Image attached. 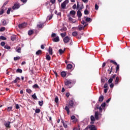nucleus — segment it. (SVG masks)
<instances>
[{
	"label": "nucleus",
	"instance_id": "f257e3e1",
	"mask_svg": "<svg viewBox=\"0 0 130 130\" xmlns=\"http://www.w3.org/2000/svg\"><path fill=\"white\" fill-rule=\"evenodd\" d=\"M74 106V102L73 101H69V105L66 106L64 108L65 110L67 112L68 114H70V108H72Z\"/></svg>",
	"mask_w": 130,
	"mask_h": 130
},
{
	"label": "nucleus",
	"instance_id": "f03ea898",
	"mask_svg": "<svg viewBox=\"0 0 130 130\" xmlns=\"http://www.w3.org/2000/svg\"><path fill=\"white\" fill-rule=\"evenodd\" d=\"M88 128H89L90 130H97V128L94 125H88L85 129H88Z\"/></svg>",
	"mask_w": 130,
	"mask_h": 130
},
{
	"label": "nucleus",
	"instance_id": "7ed1b4c3",
	"mask_svg": "<svg viewBox=\"0 0 130 130\" xmlns=\"http://www.w3.org/2000/svg\"><path fill=\"white\" fill-rule=\"evenodd\" d=\"M26 26H27V23H23L19 24L18 25V27H19V28H20V29H23V28H25L26 27Z\"/></svg>",
	"mask_w": 130,
	"mask_h": 130
},
{
	"label": "nucleus",
	"instance_id": "20e7f679",
	"mask_svg": "<svg viewBox=\"0 0 130 130\" xmlns=\"http://www.w3.org/2000/svg\"><path fill=\"white\" fill-rule=\"evenodd\" d=\"M20 8V5L18 4H15L12 7L13 10H17V9H19Z\"/></svg>",
	"mask_w": 130,
	"mask_h": 130
},
{
	"label": "nucleus",
	"instance_id": "39448f33",
	"mask_svg": "<svg viewBox=\"0 0 130 130\" xmlns=\"http://www.w3.org/2000/svg\"><path fill=\"white\" fill-rule=\"evenodd\" d=\"M99 115H100V114L98 113V112H95L94 114V117L96 120H99Z\"/></svg>",
	"mask_w": 130,
	"mask_h": 130
},
{
	"label": "nucleus",
	"instance_id": "423d86ee",
	"mask_svg": "<svg viewBox=\"0 0 130 130\" xmlns=\"http://www.w3.org/2000/svg\"><path fill=\"white\" fill-rule=\"evenodd\" d=\"M70 41V37L67 36L63 39V42L65 43H68Z\"/></svg>",
	"mask_w": 130,
	"mask_h": 130
},
{
	"label": "nucleus",
	"instance_id": "0eeeda50",
	"mask_svg": "<svg viewBox=\"0 0 130 130\" xmlns=\"http://www.w3.org/2000/svg\"><path fill=\"white\" fill-rule=\"evenodd\" d=\"M72 84V81L71 80H66L64 82V84L66 86H69V85H71Z\"/></svg>",
	"mask_w": 130,
	"mask_h": 130
},
{
	"label": "nucleus",
	"instance_id": "6e6552de",
	"mask_svg": "<svg viewBox=\"0 0 130 130\" xmlns=\"http://www.w3.org/2000/svg\"><path fill=\"white\" fill-rule=\"evenodd\" d=\"M52 40H53V42H59V37H58V36H57L55 38H53Z\"/></svg>",
	"mask_w": 130,
	"mask_h": 130
},
{
	"label": "nucleus",
	"instance_id": "1a4fd4ad",
	"mask_svg": "<svg viewBox=\"0 0 130 130\" xmlns=\"http://www.w3.org/2000/svg\"><path fill=\"white\" fill-rule=\"evenodd\" d=\"M48 52H49L50 55H52L53 52H52V48H51V47H49Z\"/></svg>",
	"mask_w": 130,
	"mask_h": 130
},
{
	"label": "nucleus",
	"instance_id": "9d476101",
	"mask_svg": "<svg viewBox=\"0 0 130 130\" xmlns=\"http://www.w3.org/2000/svg\"><path fill=\"white\" fill-rule=\"evenodd\" d=\"M68 18H69V21H70V22H71V23H76V20H74L73 18L68 17Z\"/></svg>",
	"mask_w": 130,
	"mask_h": 130
},
{
	"label": "nucleus",
	"instance_id": "9b49d317",
	"mask_svg": "<svg viewBox=\"0 0 130 130\" xmlns=\"http://www.w3.org/2000/svg\"><path fill=\"white\" fill-rule=\"evenodd\" d=\"M90 120H91L90 123H91V124L94 123V122L95 121V117H94L93 116H92V115L91 116Z\"/></svg>",
	"mask_w": 130,
	"mask_h": 130
},
{
	"label": "nucleus",
	"instance_id": "f8f14e48",
	"mask_svg": "<svg viewBox=\"0 0 130 130\" xmlns=\"http://www.w3.org/2000/svg\"><path fill=\"white\" fill-rule=\"evenodd\" d=\"M11 123V122L8 121V122H5V125L6 126V127H10V124Z\"/></svg>",
	"mask_w": 130,
	"mask_h": 130
},
{
	"label": "nucleus",
	"instance_id": "ddd939ff",
	"mask_svg": "<svg viewBox=\"0 0 130 130\" xmlns=\"http://www.w3.org/2000/svg\"><path fill=\"white\" fill-rule=\"evenodd\" d=\"M42 53V51L41 50H39L36 52V55H40Z\"/></svg>",
	"mask_w": 130,
	"mask_h": 130
},
{
	"label": "nucleus",
	"instance_id": "4468645a",
	"mask_svg": "<svg viewBox=\"0 0 130 130\" xmlns=\"http://www.w3.org/2000/svg\"><path fill=\"white\" fill-rule=\"evenodd\" d=\"M77 16H78V18H81L82 17V13L81 12V11L80 10H78L77 11Z\"/></svg>",
	"mask_w": 130,
	"mask_h": 130
},
{
	"label": "nucleus",
	"instance_id": "2eb2a0df",
	"mask_svg": "<svg viewBox=\"0 0 130 130\" xmlns=\"http://www.w3.org/2000/svg\"><path fill=\"white\" fill-rule=\"evenodd\" d=\"M61 76L62 78H65L66 76H67V73L64 71H63L61 73Z\"/></svg>",
	"mask_w": 130,
	"mask_h": 130
},
{
	"label": "nucleus",
	"instance_id": "dca6fc26",
	"mask_svg": "<svg viewBox=\"0 0 130 130\" xmlns=\"http://www.w3.org/2000/svg\"><path fill=\"white\" fill-rule=\"evenodd\" d=\"M46 59H47V60H50L51 59V57L48 54V53L46 54Z\"/></svg>",
	"mask_w": 130,
	"mask_h": 130
},
{
	"label": "nucleus",
	"instance_id": "f3484780",
	"mask_svg": "<svg viewBox=\"0 0 130 130\" xmlns=\"http://www.w3.org/2000/svg\"><path fill=\"white\" fill-rule=\"evenodd\" d=\"M20 80L21 79L20 78L17 77L13 82H12V83H17V82H19Z\"/></svg>",
	"mask_w": 130,
	"mask_h": 130
},
{
	"label": "nucleus",
	"instance_id": "a211bd4d",
	"mask_svg": "<svg viewBox=\"0 0 130 130\" xmlns=\"http://www.w3.org/2000/svg\"><path fill=\"white\" fill-rule=\"evenodd\" d=\"M69 14L75 16L76 11H75L74 10H72L71 11H70Z\"/></svg>",
	"mask_w": 130,
	"mask_h": 130
},
{
	"label": "nucleus",
	"instance_id": "6ab92c4d",
	"mask_svg": "<svg viewBox=\"0 0 130 130\" xmlns=\"http://www.w3.org/2000/svg\"><path fill=\"white\" fill-rule=\"evenodd\" d=\"M104 99V97L103 96V95H102L99 98V101L100 102H102V101H103Z\"/></svg>",
	"mask_w": 130,
	"mask_h": 130
},
{
	"label": "nucleus",
	"instance_id": "aec40b11",
	"mask_svg": "<svg viewBox=\"0 0 130 130\" xmlns=\"http://www.w3.org/2000/svg\"><path fill=\"white\" fill-rule=\"evenodd\" d=\"M67 68L68 70H71L73 68V66L71 64H69L67 65Z\"/></svg>",
	"mask_w": 130,
	"mask_h": 130
},
{
	"label": "nucleus",
	"instance_id": "412c9836",
	"mask_svg": "<svg viewBox=\"0 0 130 130\" xmlns=\"http://www.w3.org/2000/svg\"><path fill=\"white\" fill-rule=\"evenodd\" d=\"M87 26V25H84V27H83V26H79V27H78V28H79V30H80V31H81V30H83V29H84V28H85V27H86Z\"/></svg>",
	"mask_w": 130,
	"mask_h": 130
},
{
	"label": "nucleus",
	"instance_id": "4be33fe9",
	"mask_svg": "<svg viewBox=\"0 0 130 130\" xmlns=\"http://www.w3.org/2000/svg\"><path fill=\"white\" fill-rule=\"evenodd\" d=\"M17 39V36H13L11 37V40L12 41H15Z\"/></svg>",
	"mask_w": 130,
	"mask_h": 130
},
{
	"label": "nucleus",
	"instance_id": "5701e85b",
	"mask_svg": "<svg viewBox=\"0 0 130 130\" xmlns=\"http://www.w3.org/2000/svg\"><path fill=\"white\" fill-rule=\"evenodd\" d=\"M2 22L4 26H6V25H7V21L5 19H3L2 20Z\"/></svg>",
	"mask_w": 130,
	"mask_h": 130
},
{
	"label": "nucleus",
	"instance_id": "b1692460",
	"mask_svg": "<svg viewBox=\"0 0 130 130\" xmlns=\"http://www.w3.org/2000/svg\"><path fill=\"white\" fill-rule=\"evenodd\" d=\"M13 110V107H8L7 108V111L10 112V111H12Z\"/></svg>",
	"mask_w": 130,
	"mask_h": 130
},
{
	"label": "nucleus",
	"instance_id": "393cba45",
	"mask_svg": "<svg viewBox=\"0 0 130 130\" xmlns=\"http://www.w3.org/2000/svg\"><path fill=\"white\" fill-rule=\"evenodd\" d=\"M64 50H65V49L62 50L61 49H60L59 50V52L60 54H62V53H63L64 52Z\"/></svg>",
	"mask_w": 130,
	"mask_h": 130
},
{
	"label": "nucleus",
	"instance_id": "a878e982",
	"mask_svg": "<svg viewBox=\"0 0 130 130\" xmlns=\"http://www.w3.org/2000/svg\"><path fill=\"white\" fill-rule=\"evenodd\" d=\"M44 26V25L43 24V23L37 25V27H38V28H43Z\"/></svg>",
	"mask_w": 130,
	"mask_h": 130
},
{
	"label": "nucleus",
	"instance_id": "bb28decb",
	"mask_svg": "<svg viewBox=\"0 0 130 130\" xmlns=\"http://www.w3.org/2000/svg\"><path fill=\"white\" fill-rule=\"evenodd\" d=\"M0 40H7V38L2 36H0Z\"/></svg>",
	"mask_w": 130,
	"mask_h": 130
},
{
	"label": "nucleus",
	"instance_id": "cd10ccee",
	"mask_svg": "<svg viewBox=\"0 0 130 130\" xmlns=\"http://www.w3.org/2000/svg\"><path fill=\"white\" fill-rule=\"evenodd\" d=\"M60 31L61 32H63V31H67V28H66V27H63L62 28H61L60 29Z\"/></svg>",
	"mask_w": 130,
	"mask_h": 130
},
{
	"label": "nucleus",
	"instance_id": "c85d7f7f",
	"mask_svg": "<svg viewBox=\"0 0 130 130\" xmlns=\"http://www.w3.org/2000/svg\"><path fill=\"white\" fill-rule=\"evenodd\" d=\"M60 35H61V37L63 38L67 35V33L66 32H64V33L60 34Z\"/></svg>",
	"mask_w": 130,
	"mask_h": 130
},
{
	"label": "nucleus",
	"instance_id": "c756f323",
	"mask_svg": "<svg viewBox=\"0 0 130 130\" xmlns=\"http://www.w3.org/2000/svg\"><path fill=\"white\" fill-rule=\"evenodd\" d=\"M32 97L34 99H35V100H36V99H37V96H36V94L34 93L32 95Z\"/></svg>",
	"mask_w": 130,
	"mask_h": 130
},
{
	"label": "nucleus",
	"instance_id": "7c9ffc66",
	"mask_svg": "<svg viewBox=\"0 0 130 130\" xmlns=\"http://www.w3.org/2000/svg\"><path fill=\"white\" fill-rule=\"evenodd\" d=\"M6 29V28L5 27H2L0 28V32H4L5 30Z\"/></svg>",
	"mask_w": 130,
	"mask_h": 130
},
{
	"label": "nucleus",
	"instance_id": "2f4dec72",
	"mask_svg": "<svg viewBox=\"0 0 130 130\" xmlns=\"http://www.w3.org/2000/svg\"><path fill=\"white\" fill-rule=\"evenodd\" d=\"M73 36H77L78 35V32L76 31H74L72 32Z\"/></svg>",
	"mask_w": 130,
	"mask_h": 130
},
{
	"label": "nucleus",
	"instance_id": "473e14b6",
	"mask_svg": "<svg viewBox=\"0 0 130 130\" xmlns=\"http://www.w3.org/2000/svg\"><path fill=\"white\" fill-rule=\"evenodd\" d=\"M21 58V57H20V56H17V57H15L14 58V60H19V59H20Z\"/></svg>",
	"mask_w": 130,
	"mask_h": 130
},
{
	"label": "nucleus",
	"instance_id": "72a5a7b5",
	"mask_svg": "<svg viewBox=\"0 0 130 130\" xmlns=\"http://www.w3.org/2000/svg\"><path fill=\"white\" fill-rule=\"evenodd\" d=\"M119 81V78L118 77H116L115 80V84H118V81Z\"/></svg>",
	"mask_w": 130,
	"mask_h": 130
},
{
	"label": "nucleus",
	"instance_id": "f704fd0d",
	"mask_svg": "<svg viewBox=\"0 0 130 130\" xmlns=\"http://www.w3.org/2000/svg\"><path fill=\"white\" fill-rule=\"evenodd\" d=\"M17 52H18V53H21V48L19 47L17 49H16Z\"/></svg>",
	"mask_w": 130,
	"mask_h": 130
},
{
	"label": "nucleus",
	"instance_id": "c9c22d12",
	"mask_svg": "<svg viewBox=\"0 0 130 130\" xmlns=\"http://www.w3.org/2000/svg\"><path fill=\"white\" fill-rule=\"evenodd\" d=\"M4 48L6 49H11V47H10V46H8V45L5 46Z\"/></svg>",
	"mask_w": 130,
	"mask_h": 130
},
{
	"label": "nucleus",
	"instance_id": "e433bc0d",
	"mask_svg": "<svg viewBox=\"0 0 130 130\" xmlns=\"http://www.w3.org/2000/svg\"><path fill=\"white\" fill-rule=\"evenodd\" d=\"M66 4H64L63 3L61 5V7L62 8V9H64V8H66Z\"/></svg>",
	"mask_w": 130,
	"mask_h": 130
},
{
	"label": "nucleus",
	"instance_id": "4c0bfd02",
	"mask_svg": "<svg viewBox=\"0 0 130 130\" xmlns=\"http://www.w3.org/2000/svg\"><path fill=\"white\" fill-rule=\"evenodd\" d=\"M39 104L40 106H42V105H43V101H39Z\"/></svg>",
	"mask_w": 130,
	"mask_h": 130
},
{
	"label": "nucleus",
	"instance_id": "58836bf2",
	"mask_svg": "<svg viewBox=\"0 0 130 130\" xmlns=\"http://www.w3.org/2000/svg\"><path fill=\"white\" fill-rule=\"evenodd\" d=\"M112 82H113V79H112V78H110V79L108 80V83H109V84H111V83H112Z\"/></svg>",
	"mask_w": 130,
	"mask_h": 130
},
{
	"label": "nucleus",
	"instance_id": "ea45409f",
	"mask_svg": "<svg viewBox=\"0 0 130 130\" xmlns=\"http://www.w3.org/2000/svg\"><path fill=\"white\" fill-rule=\"evenodd\" d=\"M17 72L18 73H21L23 72V70H22L20 69H18L17 70Z\"/></svg>",
	"mask_w": 130,
	"mask_h": 130
},
{
	"label": "nucleus",
	"instance_id": "a19ab883",
	"mask_svg": "<svg viewBox=\"0 0 130 130\" xmlns=\"http://www.w3.org/2000/svg\"><path fill=\"white\" fill-rule=\"evenodd\" d=\"M26 92L29 93V94H30V93H32V90H31V89H26Z\"/></svg>",
	"mask_w": 130,
	"mask_h": 130
},
{
	"label": "nucleus",
	"instance_id": "79ce46f5",
	"mask_svg": "<svg viewBox=\"0 0 130 130\" xmlns=\"http://www.w3.org/2000/svg\"><path fill=\"white\" fill-rule=\"evenodd\" d=\"M28 35H32L33 34V31L32 30H29L28 32Z\"/></svg>",
	"mask_w": 130,
	"mask_h": 130
},
{
	"label": "nucleus",
	"instance_id": "37998d69",
	"mask_svg": "<svg viewBox=\"0 0 130 130\" xmlns=\"http://www.w3.org/2000/svg\"><path fill=\"white\" fill-rule=\"evenodd\" d=\"M85 20L86 21V22H90V21H91V18L87 17L85 19Z\"/></svg>",
	"mask_w": 130,
	"mask_h": 130
},
{
	"label": "nucleus",
	"instance_id": "c03bdc74",
	"mask_svg": "<svg viewBox=\"0 0 130 130\" xmlns=\"http://www.w3.org/2000/svg\"><path fill=\"white\" fill-rule=\"evenodd\" d=\"M84 14L85 15H89V11H88L87 10H85L84 11Z\"/></svg>",
	"mask_w": 130,
	"mask_h": 130
},
{
	"label": "nucleus",
	"instance_id": "a18cd8bd",
	"mask_svg": "<svg viewBox=\"0 0 130 130\" xmlns=\"http://www.w3.org/2000/svg\"><path fill=\"white\" fill-rule=\"evenodd\" d=\"M36 113H39L40 112V109H37L35 111Z\"/></svg>",
	"mask_w": 130,
	"mask_h": 130
},
{
	"label": "nucleus",
	"instance_id": "49530a36",
	"mask_svg": "<svg viewBox=\"0 0 130 130\" xmlns=\"http://www.w3.org/2000/svg\"><path fill=\"white\" fill-rule=\"evenodd\" d=\"M55 102H56V103H57L58 102V97L56 96L55 98Z\"/></svg>",
	"mask_w": 130,
	"mask_h": 130
},
{
	"label": "nucleus",
	"instance_id": "de8ad7c7",
	"mask_svg": "<svg viewBox=\"0 0 130 130\" xmlns=\"http://www.w3.org/2000/svg\"><path fill=\"white\" fill-rule=\"evenodd\" d=\"M11 8H9L8 10H7V14L8 15H9V14H10V12H11Z\"/></svg>",
	"mask_w": 130,
	"mask_h": 130
},
{
	"label": "nucleus",
	"instance_id": "09e8293b",
	"mask_svg": "<svg viewBox=\"0 0 130 130\" xmlns=\"http://www.w3.org/2000/svg\"><path fill=\"white\" fill-rule=\"evenodd\" d=\"M66 5H68V4L69 3V0H66L65 1H64L63 2Z\"/></svg>",
	"mask_w": 130,
	"mask_h": 130
},
{
	"label": "nucleus",
	"instance_id": "8fccbe9b",
	"mask_svg": "<svg viewBox=\"0 0 130 130\" xmlns=\"http://www.w3.org/2000/svg\"><path fill=\"white\" fill-rule=\"evenodd\" d=\"M72 120H73V122H74V123H76V122H77V121H78V119L75 118V119H74Z\"/></svg>",
	"mask_w": 130,
	"mask_h": 130
},
{
	"label": "nucleus",
	"instance_id": "3c124183",
	"mask_svg": "<svg viewBox=\"0 0 130 130\" xmlns=\"http://www.w3.org/2000/svg\"><path fill=\"white\" fill-rule=\"evenodd\" d=\"M81 23L83 24L84 26H85V25H86V26L88 25L86 23V22H85V21H84V20H83L81 22Z\"/></svg>",
	"mask_w": 130,
	"mask_h": 130
},
{
	"label": "nucleus",
	"instance_id": "603ef678",
	"mask_svg": "<svg viewBox=\"0 0 130 130\" xmlns=\"http://www.w3.org/2000/svg\"><path fill=\"white\" fill-rule=\"evenodd\" d=\"M68 17H70L71 18H75V15L68 14Z\"/></svg>",
	"mask_w": 130,
	"mask_h": 130
},
{
	"label": "nucleus",
	"instance_id": "864d4df0",
	"mask_svg": "<svg viewBox=\"0 0 130 130\" xmlns=\"http://www.w3.org/2000/svg\"><path fill=\"white\" fill-rule=\"evenodd\" d=\"M76 9H77V5L76 4H74L73 6V9L76 10Z\"/></svg>",
	"mask_w": 130,
	"mask_h": 130
},
{
	"label": "nucleus",
	"instance_id": "5fc2aeb1",
	"mask_svg": "<svg viewBox=\"0 0 130 130\" xmlns=\"http://www.w3.org/2000/svg\"><path fill=\"white\" fill-rule=\"evenodd\" d=\"M32 87H33L34 88H35V89L36 88H38V85H37V84H35V85H33Z\"/></svg>",
	"mask_w": 130,
	"mask_h": 130
},
{
	"label": "nucleus",
	"instance_id": "6e6d98bb",
	"mask_svg": "<svg viewBox=\"0 0 130 130\" xmlns=\"http://www.w3.org/2000/svg\"><path fill=\"white\" fill-rule=\"evenodd\" d=\"M76 118V117L74 115L72 116L71 117V120L75 119Z\"/></svg>",
	"mask_w": 130,
	"mask_h": 130
},
{
	"label": "nucleus",
	"instance_id": "4d7b16f0",
	"mask_svg": "<svg viewBox=\"0 0 130 130\" xmlns=\"http://www.w3.org/2000/svg\"><path fill=\"white\" fill-rule=\"evenodd\" d=\"M63 125L64 127H65V128H67V127H68V125L66 124L64 122H63Z\"/></svg>",
	"mask_w": 130,
	"mask_h": 130
},
{
	"label": "nucleus",
	"instance_id": "13d9d810",
	"mask_svg": "<svg viewBox=\"0 0 130 130\" xmlns=\"http://www.w3.org/2000/svg\"><path fill=\"white\" fill-rule=\"evenodd\" d=\"M106 106V103H103L101 105L102 107H105Z\"/></svg>",
	"mask_w": 130,
	"mask_h": 130
},
{
	"label": "nucleus",
	"instance_id": "bf43d9fd",
	"mask_svg": "<svg viewBox=\"0 0 130 130\" xmlns=\"http://www.w3.org/2000/svg\"><path fill=\"white\" fill-rule=\"evenodd\" d=\"M98 9H99V7L98 6V5L97 4H95V9L98 10Z\"/></svg>",
	"mask_w": 130,
	"mask_h": 130
},
{
	"label": "nucleus",
	"instance_id": "052dcab7",
	"mask_svg": "<svg viewBox=\"0 0 130 130\" xmlns=\"http://www.w3.org/2000/svg\"><path fill=\"white\" fill-rule=\"evenodd\" d=\"M110 62H112L113 63H114V64L117 65V63L113 60H111Z\"/></svg>",
	"mask_w": 130,
	"mask_h": 130
},
{
	"label": "nucleus",
	"instance_id": "680f3d73",
	"mask_svg": "<svg viewBox=\"0 0 130 130\" xmlns=\"http://www.w3.org/2000/svg\"><path fill=\"white\" fill-rule=\"evenodd\" d=\"M15 107H16V109H19V108H20V106H19L18 104H16V105H15Z\"/></svg>",
	"mask_w": 130,
	"mask_h": 130
},
{
	"label": "nucleus",
	"instance_id": "e2e57ef3",
	"mask_svg": "<svg viewBox=\"0 0 130 130\" xmlns=\"http://www.w3.org/2000/svg\"><path fill=\"white\" fill-rule=\"evenodd\" d=\"M117 67H116V72L119 70V65L117 64Z\"/></svg>",
	"mask_w": 130,
	"mask_h": 130
},
{
	"label": "nucleus",
	"instance_id": "0e129e2a",
	"mask_svg": "<svg viewBox=\"0 0 130 130\" xmlns=\"http://www.w3.org/2000/svg\"><path fill=\"white\" fill-rule=\"evenodd\" d=\"M1 44L2 46H5V45H6V43L2 42H1Z\"/></svg>",
	"mask_w": 130,
	"mask_h": 130
},
{
	"label": "nucleus",
	"instance_id": "69168bd1",
	"mask_svg": "<svg viewBox=\"0 0 130 130\" xmlns=\"http://www.w3.org/2000/svg\"><path fill=\"white\" fill-rule=\"evenodd\" d=\"M73 130H81V129L80 128V125L78 126V128H74L73 129Z\"/></svg>",
	"mask_w": 130,
	"mask_h": 130
},
{
	"label": "nucleus",
	"instance_id": "338daca9",
	"mask_svg": "<svg viewBox=\"0 0 130 130\" xmlns=\"http://www.w3.org/2000/svg\"><path fill=\"white\" fill-rule=\"evenodd\" d=\"M51 37H56V34H54V33H53L51 35Z\"/></svg>",
	"mask_w": 130,
	"mask_h": 130
},
{
	"label": "nucleus",
	"instance_id": "774afa93",
	"mask_svg": "<svg viewBox=\"0 0 130 130\" xmlns=\"http://www.w3.org/2000/svg\"><path fill=\"white\" fill-rule=\"evenodd\" d=\"M4 14V10L2 9L0 11V15H3Z\"/></svg>",
	"mask_w": 130,
	"mask_h": 130
}]
</instances>
